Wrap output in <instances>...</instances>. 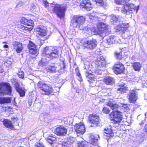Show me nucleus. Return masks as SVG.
Segmentation results:
<instances>
[{
	"mask_svg": "<svg viewBox=\"0 0 147 147\" xmlns=\"http://www.w3.org/2000/svg\"><path fill=\"white\" fill-rule=\"evenodd\" d=\"M37 85L42 94L49 95L53 93V88L49 84L39 82L37 84Z\"/></svg>",
	"mask_w": 147,
	"mask_h": 147,
	"instance_id": "obj_2",
	"label": "nucleus"
},
{
	"mask_svg": "<svg viewBox=\"0 0 147 147\" xmlns=\"http://www.w3.org/2000/svg\"><path fill=\"white\" fill-rule=\"evenodd\" d=\"M78 146V147H89L88 143L85 141L79 142Z\"/></svg>",
	"mask_w": 147,
	"mask_h": 147,
	"instance_id": "obj_33",
	"label": "nucleus"
},
{
	"mask_svg": "<svg viewBox=\"0 0 147 147\" xmlns=\"http://www.w3.org/2000/svg\"><path fill=\"white\" fill-rule=\"evenodd\" d=\"M98 29L100 32L105 34L109 32L108 26L104 23L101 22L99 23L97 26Z\"/></svg>",
	"mask_w": 147,
	"mask_h": 147,
	"instance_id": "obj_16",
	"label": "nucleus"
},
{
	"mask_svg": "<svg viewBox=\"0 0 147 147\" xmlns=\"http://www.w3.org/2000/svg\"><path fill=\"white\" fill-rule=\"evenodd\" d=\"M76 74H77V76H78L79 77H80L81 74H80V73H79V71H77Z\"/></svg>",
	"mask_w": 147,
	"mask_h": 147,
	"instance_id": "obj_47",
	"label": "nucleus"
},
{
	"mask_svg": "<svg viewBox=\"0 0 147 147\" xmlns=\"http://www.w3.org/2000/svg\"><path fill=\"white\" fill-rule=\"evenodd\" d=\"M97 3H98L101 5H102L104 4L103 0H93Z\"/></svg>",
	"mask_w": 147,
	"mask_h": 147,
	"instance_id": "obj_41",
	"label": "nucleus"
},
{
	"mask_svg": "<svg viewBox=\"0 0 147 147\" xmlns=\"http://www.w3.org/2000/svg\"><path fill=\"white\" fill-rule=\"evenodd\" d=\"M11 101V97H0V104H1L10 103Z\"/></svg>",
	"mask_w": 147,
	"mask_h": 147,
	"instance_id": "obj_26",
	"label": "nucleus"
},
{
	"mask_svg": "<svg viewBox=\"0 0 147 147\" xmlns=\"http://www.w3.org/2000/svg\"><path fill=\"white\" fill-rule=\"evenodd\" d=\"M85 18L82 16H74L71 20L72 26L74 27H78L80 30H83V27L81 26L84 23L85 21Z\"/></svg>",
	"mask_w": 147,
	"mask_h": 147,
	"instance_id": "obj_4",
	"label": "nucleus"
},
{
	"mask_svg": "<svg viewBox=\"0 0 147 147\" xmlns=\"http://www.w3.org/2000/svg\"><path fill=\"white\" fill-rule=\"evenodd\" d=\"M97 44V42L96 40L92 39L84 42L83 46L84 49L92 50L96 48Z\"/></svg>",
	"mask_w": 147,
	"mask_h": 147,
	"instance_id": "obj_8",
	"label": "nucleus"
},
{
	"mask_svg": "<svg viewBox=\"0 0 147 147\" xmlns=\"http://www.w3.org/2000/svg\"><path fill=\"white\" fill-rule=\"evenodd\" d=\"M90 75H91V73L86 71L85 72V75L86 76H89Z\"/></svg>",
	"mask_w": 147,
	"mask_h": 147,
	"instance_id": "obj_45",
	"label": "nucleus"
},
{
	"mask_svg": "<svg viewBox=\"0 0 147 147\" xmlns=\"http://www.w3.org/2000/svg\"><path fill=\"white\" fill-rule=\"evenodd\" d=\"M128 99L130 103H135L138 98V94L136 91L134 90H131L129 93Z\"/></svg>",
	"mask_w": 147,
	"mask_h": 147,
	"instance_id": "obj_13",
	"label": "nucleus"
},
{
	"mask_svg": "<svg viewBox=\"0 0 147 147\" xmlns=\"http://www.w3.org/2000/svg\"><path fill=\"white\" fill-rule=\"evenodd\" d=\"M99 121V117L96 114H91L89 116L88 122L93 124L91 125V127L96 126Z\"/></svg>",
	"mask_w": 147,
	"mask_h": 147,
	"instance_id": "obj_10",
	"label": "nucleus"
},
{
	"mask_svg": "<svg viewBox=\"0 0 147 147\" xmlns=\"http://www.w3.org/2000/svg\"><path fill=\"white\" fill-rule=\"evenodd\" d=\"M115 55L116 58L119 60H120L122 57V53L121 52H120L119 53H115Z\"/></svg>",
	"mask_w": 147,
	"mask_h": 147,
	"instance_id": "obj_37",
	"label": "nucleus"
},
{
	"mask_svg": "<svg viewBox=\"0 0 147 147\" xmlns=\"http://www.w3.org/2000/svg\"><path fill=\"white\" fill-rule=\"evenodd\" d=\"M107 105L111 107L113 111H118V109L119 108V107L117 104L113 103L112 102L109 101L108 102Z\"/></svg>",
	"mask_w": 147,
	"mask_h": 147,
	"instance_id": "obj_25",
	"label": "nucleus"
},
{
	"mask_svg": "<svg viewBox=\"0 0 147 147\" xmlns=\"http://www.w3.org/2000/svg\"><path fill=\"white\" fill-rule=\"evenodd\" d=\"M75 131L78 134H82L85 131L84 125L82 123L76 124L74 126Z\"/></svg>",
	"mask_w": 147,
	"mask_h": 147,
	"instance_id": "obj_14",
	"label": "nucleus"
},
{
	"mask_svg": "<svg viewBox=\"0 0 147 147\" xmlns=\"http://www.w3.org/2000/svg\"><path fill=\"white\" fill-rule=\"evenodd\" d=\"M37 33L42 36H45L46 35L45 29L42 26H38L35 29Z\"/></svg>",
	"mask_w": 147,
	"mask_h": 147,
	"instance_id": "obj_22",
	"label": "nucleus"
},
{
	"mask_svg": "<svg viewBox=\"0 0 147 147\" xmlns=\"http://www.w3.org/2000/svg\"><path fill=\"white\" fill-rule=\"evenodd\" d=\"M42 56L41 62L45 64L54 58L59 57L58 50L56 47H46L42 52Z\"/></svg>",
	"mask_w": 147,
	"mask_h": 147,
	"instance_id": "obj_1",
	"label": "nucleus"
},
{
	"mask_svg": "<svg viewBox=\"0 0 147 147\" xmlns=\"http://www.w3.org/2000/svg\"><path fill=\"white\" fill-rule=\"evenodd\" d=\"M11 120L12 121H13V122L16 121H17L16 119L14 117L12 118Z\"/></svg>",
	"mask_w": 147,
	"mask_h": 147,
	"instance_id": "obj_49",
	"label": "nucleus"
},
{
	"mask_svg": "<svg viewBox=\"0 0 147 147\" xmlns=\"http://www.w3.org/2000/svg\"><path fill=\"white\" fill-rule=\"evenodd\" d=\"M121 105H122V106L125 108H127L128 106L126 104H124L123 103V104H121Z\"/></svg>",
	"mask_w": 147,
	"mask_h": 147,
	"instance_id": "obj_46",
	"label": "nucleus"
},
{
	"mask_svg": "<svg viewBox=\"0 0 147 147\" xmlns=\"http://www.w3.org/2000/svg\"><path fill=\"white\" fill-rule=\"evenodd\" d=\"M125 85L123 83L122 84H120L119 86L120 87V88L117 89V90L119 91V92L121 93H124L125 92L126 90H127V88L125 86Z\"/></svg>",
	"mask_w": 147,
	"mask_h": 147,
	"instance_id": "obj_31",
	"label": "nucleus"
},
{
	"mask_svg": "<svg viewBox=\"0 0 147 147\" xmlns=\"http://www.w3.org/2000/svg\"><path fill=\"white\" fill-rule=\"evenodd\" d=\"M109 116L113 123H118L122 120V116L121 113L119 111H113L109 114Z\"/></svg>",
	"mask_w": 147,
	"mask_h": 147,
	"instance_id": "obj_5",
	"label": "nucleus"
},
{
	"mask_svg": "<svg viewBox=\"0 0 147 147\" xmlns=\"http://www.w3.org/2000/svg\"><path fill=\"white\" fill-rule=\"evenodd\" d=\"M89 18L90 19H92V18H93V17H91V16H90Z\"/></svg>",
	"mask_w": 147,
	"mask_h": 147,
	"instance_id": "obj_54",
	"label": "nucleus"
},
{
	"mask_svg": "<svg viewBox=\"0 0 147 147\" xmlns=\"http://www.w3.org/2000/svg\"><path fill=\"white\" fill-rule=\"evenodd\" d=\"M12 92V88L9 83L5 82L0 83V95H11Z\"/></svg>",
	"mask_w": 147,
	"mask_h": 147,
	"instance_id": "obj_3",
	"label": "nucleus"
},
{
	"mask_svg": "<svg viewBox=\"0 0 147 147\" xmlns=\"http://www.w3.org/2000/svg\"><path fill=\"white\" fill-rule=\"evenodd\" d=\"M62 147H71V146L67 142H65L63 143Z\"/></svg>",
	"mask_w": 147,
	"mask_h": 147,
	"instance_id": "obj_42",
	"label": "nucleus"
},
{
	"mask_svg": "<svg viewBox=\"0 0 147 147\" xmlns=\"http://www.w3.org/2000/svg\"><path fill=\"white\" fill-rule=\"evenodd\" d=\"M118 38L114 36H111L108 37L107 40V44L111 45L113 44H115L117 42Z\"/></svg>",
	"mask_w": 147,
	"mask_h": 147,
	"instance_id": "obj_21",
	"label": "nucleus"
},
{
	"mask_svg": "<svg viewBox=\"0 0 147 147\" xmlns=\"http://www.w3.org/2000/svg\"><path fill=\"white\" fill-rule=\"evenodd\" d=\"M60 66L59 65L49 66L48 67V70L52 72H55L58 71V69L60 68Z\"/></svg>",
	"mask_w": 147,
	"mask_h": 147,
	"instance_id": "obj_29",
	"label": "nucleus"
},
{
	"mask_svg": "<svg viewBox=\"0 0 147 147\" xmlns=\"http://www.w3.org/2000/svg\"><path fill=\"white\" fill-rule=\"evenodd\" d=\"M102 111L103 113L107 114L109 113L110 111L108 108L105 107L103 108Z\"/></svg>",
	"mask_w": 147,
	"mask_h": 147,
	"instance_id": "obj_36",
	"label": "nucleus"
},
{
	"mask_svg": "<svg viewBox=\"0 0 147 147\" xmlns=\"http://www.w3.org/2000/svg\"><path fill=\"white\" fill-rule=\"evenodd\" d=\"M115 1L117 4L124 5L125 4L123 0H115Z\"/></svg>",
	"mask_w": 147,
	"mask_h": 147,
	"instance_id": "obj_38",
	"label": "nucleus"
},
{
	"mask_svg": "<svg viewBox=\"0 0 147 147\" xmlns=\"http://www.w3.org/2000/svg\"><path fill=\"white\" fill-rule=\"evenodd\" d=\"M133 68L135 71H139L141 69V65L139 62H135L133 63Z\"/></svg>",
	"mask_w": 147,
	"mask_h": 147,
	"instance_id": "obj_30",
	"label": "nucleus"
},
{
	"mask_svg": "<svg viewBox=\"0 0 147 147\" xmlns=\"http://www.w3.org/2000/svg\"><path fill=\"white\" fill-rule=\"evenodd\" d=\"M139 6H138L137 7L136 9V13H137V12L138 11L139 9Z\"/></svg>",
	"mask_w": 147,
	"mask_h": 147,
	"instance_id": "obj_53",
	"label": "nucleus"
},
{
	"mask_svg": "<svg viewBox=\"0 0 147 147\" xmlns=\"http://www.w3.org/2000/svg\"><path fill=\"white\" fill-rule=\"evenodd\" d=\"M124 1L125 3H127L129 2L131 0H123Z\"/></svg>",
	"mask_w": 147,
	"mask_h": 147,
	"instance_id": "obj_50",
	"label": "nucleus"
},
{
	"mask_svg": "<svg viewBox=\"0 0 147 147\" xmlns=\"http://www.w3.org/2000/svg\"><path fill=\"white\" fill-rule=\"evenodd\" d=\"M18 76H19V78H22V79L24 78V73L23 71H19L18 72Z\"/></svg>",
	"mask_w": 147,
	"mask_h": 147,
	"instance_id": "obj_39",
	"label": "nucleus"
},
{
	"mask_svg": "<svg viewBox=\"0 0 147 147\" xmlns=\"http://www.w3.org/2000/svg\"><path fill=\"white\" fill-rule=\"evenodd\" d=\"M4 125L6 127L12 129L13 127V125L11 121L8 119H5L3 121Z\"/></svg>",
	"mask_w": 147,
	"mask_h": 147,
	"instance_id": "obj_28",
	"label": "nucleus"
},
{
	"mask_svg": "<svg viewBox=\"0 0 147 147\" xmlns=\"http://www.w3.org/2000/svg\"><path fill=\"white\" fill-rule=\"evenodd\" d=\"M46 134H45L46 139L50 144H52L55 140V138L52 136V134H47V135H46Z\"/></svg>",
	"mask_w": 147,
	"mask_h": 147,
	"instance_id": "obj_27",
	"label": "nucleus"
},
{
	"mask_svg": "<svg viewBox=\"0 0 147 147\" xmlns=\"http://www.w3.org/2000/svg\"><path fill=\"white\" fill-rule=\"evenodd\" d=\"M14 85L15 89L19 94L20 96L21 97L24 96L25 95V92L22 88L20 87L18 82L14 84Z\"/></svg>",
	"mask_w": 147,
	"mask_h": 147,
	"instance_id": "obj_24",
	"label": "nucleus"
},
{
	"mask_svg": "<svg viewBox=\"0 0 147 147\" xmlns=\"http://www.w3.org/2000/svg\"><path fill=\"white\" fill-rule=\"evenodd\" d=\"M103 81L107 85H112L114 83L115 81L112 77L107 76L103 80Z\"/></svg>",
	"mask_w": 147,
	"mask_h": 147,
	"instance_id": "obj_23",
	"label": "nucleus"
},
{
	"mask_svg": "<svg viewBox=\"0 0 147 147\" xmlns=\"http://www.w3.org/2000/svg\"><path fill=\"white\" fill-rule=\"evenodd\" d=\"M92 139V143L94 144L96 142L98 139L99 138V136L98 135H96L94 136H91Z\"/></svg>",
	"mask_w": 147,
	"mask_h": 147,
	"instance_id": "obj_34",
	"label": "nucleus"
},
{
	"mask_svg": "<svg viewBox=\"0 0 147 147\" xmlns=\"http://www.w3.org/2000/svg\"><path fill=\"white\" fill-rule=\"evenodd\" d=\"M136 9V5L133 3H129L122 7L121 9L122 13L129 14L134 11Z\"/></svg>",
	"mask_w": 147,
	"mask_h": 147,
	"instance_id": "obj_6",
	"label": "nucleus"
},
{
	"mask_svg": "<svg viewBox=\"0 0 147 147\" xmlns=\"http://www.w3.org/2000/svg\"><path fill=\"white\" fill-rule=\"evenodd\" d=\"M20 22L24 25L22 29L25 30H31L33 28V22L31 20H28L25 17L22 18Z\"/></svg>",
	"mask_w": 147,
	"mask_h": 147,
	"instance_id": "obj_7",
	"label": "nucleus"
},
{
	"mask_svg": "<svg viewBox=\"0 0 147 147\" xmlns=\"http://www.w3.org/2000/svg\"><path fill=\"white\" fill-rule=\"evenodd\" d=\"M144 130L146 132H147V124L145 125L144 127Z\"/></svg>",
	"mask_w": 147,
	"mask_h": 147,
	"instance_id": "obj_48",
	"label": "nucleus"
},
{
	"mask_svg": "<svg viewBox=\"0 0 147 147\" xmlns=\"http://www.w3.org/2000/svg\"><path fill=\"white\" fill-rule=\"evenodd\" d=\"M54 11L57 16L60 18H63L65 15V9L64 7H61L59 5L57 4L52 5Z\"/></svg>",
	"mask_w": 147,
	"mask_h": 147,
	"instance_id": "obj_9",
	"label": "nucleus"
},
{
	"mask_svg": "<svg viewBox=\"0 0 147 147\" xmlns=\"http://www.w3.org/2000/svg\"><path fill=\"white\" fill-rule=\"evenodd\" d=\"M125 67L123 64L120 62L115 64L113 68L114 72L116 74H120L123 72Z\"/></svg>",
	"mask_w": 147,
	"mask_h": 147,
	"instance_id": "obj_12",
	"label": "nucleus"
},
{
	"mask_svg": "<svg viewBox=\"0 0 147 147\" xmlns=\"http://www.w3.org/2000/svg\"><path fill=\"white\" fill-rule=\"evenodd\" d=\"M119 16L117 17L112 15L111 16L110 21L113 24H114L115 22L119 21Z\"/></svg>",
	"mask_w": 147,
	"mask_h": 147,
	"instance_id": "obj_32",
	"label": "nucleus"
},
{
	"mask_svg": "<svg viewBox=\"0 0 147 147\" xmlns=\"http://www.w3.org/2000/svg\"><path fill=\"white\" fill-rule=\"evenodd\" d=\"M11 82L14 85L17 83L18 82L16 79L14 78H13L11 80Z\"/></svg>",
	"mask_w": 147,
	"mask_h": 147,
	"instance_id": "obj_44",
	"label": "nucleus"
},
{
	"mask_svg": "<svg viewBox=\"0 0 147 147\" xmlns=\"http://www.w3.org/2000/svg\"><path fill=\"white\" fill-rule=\"evenodd\" d=\"M106 63L105 59L102 56L98 57L95 61V64L98 68L104 67Z\"/></svg>",
	"mask_w": 147,
	"mask_h": 147,
	"instance_id": "obj_15",
	"label": "nucleus"
},
{
	"mask_svg": "<svg viewBox=\"0 0 147 147\" xmlns=\"http://www.w3.org/2000/svg\"><path fill=\"white\" fill-rule=\"evenodd\" d=\"M67 130L66 128L61 126L57 127L55 130V134L57 135L63 136L66 135L67 134Z\"/></svg>",
	"mask_w": 147,
	"mask_h": 147,
	"instance_id": "obj_11",
	"label": "nucleus"
},
{
	"mask_svg": "<svg viewBox=\"0 0 147 147\" xmlns=\"http://www.w3.org/2000/svg\"><path fill=\"white\" fill-rule=\"evenodd\" d=\"M80 7L86 9L87 11H90L92 9L90 1L88 0H83L80 5Z\"/></svg>",
	"mask_w": 147,
	"mask_h": 147,
	"instance_id": "obj_17",
	"label": "nucleus"
},
{
	"mask_svg": "<svg viewBox=\"0 0 147 147\" xmlns=\"http://www.w3.org/2000/svg\"><path fill=\"white\" fill-rule=\"evenodd\" d=\"M35 147H45V146L42 143L36 142L35 144Z\"/></svg>",
	"mask_w": 147,
	"mask_h": 147,
	"instance_id": "obj_40",
	"label": "nucleus"
},
{
	"mask_svg": "<svg viewBox=\"0 0 147 147\" xmlns=\"http://www.w3.org/2000/svg\"><path fill=\"white\" fill-rule=\"evenodd\" d=\"M28 47L30 53L32 55H35L37 53L36 46L32 42L30 41Z\"/></svg>",
	"mask_w": 147,
	"mask_h": 147,
	"instance_id": "obj_18",
	"label": "nucleus"
},
{
	"mask_svg": "<svg viewBox=\"0 0 147 147\" xmlns=\"http://www.w3.org/2000/svg\"><path fill=\"white\" fill-rule=\"evenodd\" d=\"M13 45L14 49L18 53H20L23 49L22 45L20 42L16 41L13 42Z\"/></svg>",
	"mask_w": 147,
	"mask_h": 147,
	"instance_id": "obj_19",
	"label": "nucleus"
},
{
	"mask_svg": "<svg viewBox=\"0 0 147 147\" xmlns=\"http://www.w3.org/2000/svg\"><path fill=\"white\" fill-rule=\"evenodd\" d=\"M104 132L105 134L110 135L109 136H112V135L113 134L112 131L111 129H104Z\"/></svg>",
	"mask_w": 147,
	"mask_h": 147,
	"instance_id": "obj_35",
	"label": "nucleus"
},
{
	"mask_svg": "<svg viewBox=\"0 0 147 147\" xmlns=\"http://www.w3.org/2000/svg\"><path fill=\"white\" fill-rule=\"evenodd\" d=\"M4 44V43H7V42H2Z\"/></svg>",
	"mask_w": 147,
	"mask_h": 147,
	"instance_id": "obj_55",
	"label": "nucleus"
},
{
	"mask_svg": "<svg viewBox=\"0 0 147 147\" xmlns=\"http://www.w3.org/2000/svg\"><path fill=\"white\" fill-rule=\"evenodd\" d=\"M47 4H46V5H45V6H46V7H47Z\"/></svg>",
	"mask_w": 147,
	"mask_h": 147,
	"instance_id": "obj_56",
	"label": "nucleus"
},
{
	"mask_svg": "<svg viewBox=\"0 0 147 147\" xmlns=\"http://www.w3.org/2000/svg\"><path fill=\"white\" fill-rule=\"evenodd\" d=\"M11 64V62L9 61H7L4 63V65L8 67Z\"/></svg>",
	"mask_w": 147,
	"mask_h": 147,
	"instance_id": "obj_43",
	"label": "nucleus"
},
{
	"mask_svg": "<svg viewBox=\"0 0 147 147\" xmlns=\"http://www.w3.org/2000/svg\"><path fill=\"white\" fill-rule=\"evenodd\" d=\"M3 47L4 48H7L8 47V45H5L3 46Z\"/></svg>",
	"mask_w": 147,
	"mask_h": 147,
	"instance_id": "obj_51",
	"label": "nucleus"
},
{
	"mask_svg": "<svg viewBox=\"0 0 147 147\" xmlns=\"http://www.w3.org/2000/svg\"><path fill=\"white\" fill-rule=\"evenodd\" d=\"M28 104H29V107L31 106V105H32L31 102H29Z\"/></svg>",
	"mask_w": 147,
	"mask_h": 147,
	"instance_id": "obj_52",
	"label": "nucleus"
},
{
	"mask_svg": "<svg viewBox=\"0 0 147 147\" xmlns=\"http://www.w3.org/2000/svg\"><path fill=\"white\" fill-rule=\"evenodd\" d=\"M129 25L128 24H120L117 25L115 28L116 29L123 33H124L127 29Z\"/></svg>",
	"mask_w": 147,
	"mask_h": 147,
	"instance_id": "obj_20",
	"label": "nucleus"
},
{
	"mask_svg": "<svg viewBox=\"0 0 147 147\" xmlns=\"http://www.w3.org/2000/svg\"><path fill=\"white\" fill-rule=\"evenodd\" d=\"M146 147H147V146H146Z\"/></svg>",
	"mask_w": 147,
	"mask_h": 147,
	"instance_id": "obj_57",
	"label": "nucleus"
}]
</instances>
